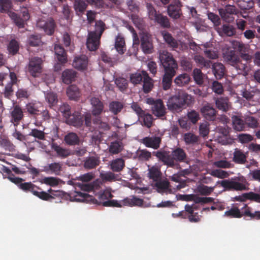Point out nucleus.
<instances>
[{
    "instance_id": "f03ea898",
    "label": "nucleus",
    "mask_w": 260,
    "mask_h": 260,
    "mask_svg": "<svg viewBox=\"0 0 260 260\" xmlns=\"http://www.w3.org/2000/svg\"><path fill=\"white\" fill-rule=\"evenodd\" d=\"M113 197L111 189L107 188L99 194V199L102 205L105 207H122L123 206H141L143 204V200L135 196L131 198H126L123 200L117 201L111 200Z\"/></svg>"
},
{
    "instance_id": "aec40b11",
    "label": "nucleus",
    "mask_w": 260,
    "mask_h": 260,
    "mask_svg": "<svg viewBox=\"0 0 260 260\" xmlns=\"http://www.w3.org/2000/svg\"><path fill=\"white\" fill-rule=\"evenodd\" d=\"M155 156L164 164L169 166L173 167L175 166V162L172 159L171 154L166 151H159L156 152Z\"/></svg>"
},
{
    "instance_id": "2eb2a0df",
    "label": "nucleus",
    "mask_w": 260,
    "mask_h": 260,
    "mask_svg": "<svg viewBox=\"0 0 260 260\" xmlns=\"http://www.w3.org/2000/svg\"><path fill=\"white\" fill-rule=\"evenodd\" d=\"M10 115L11 122L17 125L23 117L22 109L19 105H13L10 109Z\"/></svg>"
},
{
    "instance_id": "1a4fd4ad",
    "label": "nucleus",
    "mask_w": 260,
    "mask_h": 260,
    "mask_svg": "<svg viewBox=\"0 0 260 260\" xmlns=\"http://www.w3.org/2000/svg\"><path fill=\"white\" fill-rule=\"evenodd\" d=\"M146 7L150 19L154 20L162 27L169 28L170 27V24L167 16H163L161 14L157 13L152 5L150 3L146 4Z\"/></svg>"
},
{
    "instance_id": "3c124183",
    "label": "nucleus",
    "mask_w": 260,
    "mask_h": 260,
    "mask_svg": "<svg viewBox=\"0 0 260 260\" xmlns=\"http://www.w3.org/2000/svg\"><path fill=\"white\" fill-rule=\"evenodd\" d=\"M233 126L234 128L237 131H243L244 128V121L237 115H234L232 117Z\"/></svg>"
},
{
    "instance_id": "20e7f679",
    "label": "nucleus",
    "mask_w": 260,
    "mask_h": 260,
    "mask_svg": "<svg viewBox=\"0 0 260 260\" xmlns=\"http://www.w3.org/2000/svg\"><path fill=\"white\" fill-rule=\"evenodd\" d=\"M59 110L66 118L67 124L77 128L80 127L82 125L83 120L82 119L80 113L75 112L71 115V107L69 105L65 103L62 104L60 105Z\"/></svg>"
},
{
    "instance_id": "6e6d98bb",
    "label": "nucleus",
    "mask_w": 260,
    "mask_h": 260,
    "mask_svg": "<svg viewBox=\"0 0 260 260\" xmlns=\"http://www.w3.org/2000/svg\"><path fill=\"white\" fill-rule=\"evenodd\" d=\"M186 144H194L198 142L199 137L192 133H185L183 137Z\"/></svg>"
},
{
    "instance_id": "0e129e2a",
    "label": "nucleus",
    "mask_w": 260,
    "mask_h": 260,
    "mask_svg": "<svg viewBox=\"0 0 260 260\" xmlns=\"http://www.w3.org/2000/svg\"><path fill=\"white\" fill-rule=\"evenodd\" d=\"M222 30L223 32L229 37L235 35L236 33L235 28L229 24H224L222 26Z\"/></svg>"
},
{
    "instance_id": "7c9ffc66",
    "label": "nucleus",
    "mask_w": 260,
    "mask_h": 260,
    "mask_svg": "<svg viewBox=\"0 0 260 260\" xmlns=\"http://www.w3.org/2000/svg\"><path fill=\"white\" fill-rule=\"evenodd\" d=\"M233 161L238 164H245L247 161L246 153L241 150L236 148L233 153Z\"/></svg>"
},
{
    "instance_id": "8fccbe9b",
    "label": "nucleus",
    "mask_w": 260,
    "mask_h": 260,
    "mask_svg": "<svg viewBox=\"0 0 260 260\" xmlns=\"http://www.w3.org/2000/svg\"><path fill=\"white\" fill-rule=\"evenodd\" d=\"M109 108L110 111L115 115L122 110L123 104L119 101H112L110 103Z\"/></svg>"
},
{
    "instance_id": "a19ab883",
    "label": "nucleus",
    "mask_w": 260,
    "mask_h": 260,
    "mask_svg": "<svg viewBox=\"0 0 260 260\" xmlns=\"http://www.w3.org/2000/svg\"><path fill=\"white\" fill-rule=\"evenodd\" d=\"M216 107L222 111H227L230 107L229 99L227 98L221 97L215 100Z\"/></svg>"
},
{
    "instance_id": "39448f33",
    "label": "nucleus",
    "mask_w": 260,
    "mask_h": 260,
    "mask_svg": "<svg viewBox=\"0 0 260 260\" xmlns=\"http://www.w3.org/2000/svg\"><path fill=\"white\" fill-rule=\"evenodd\" d=\"M225 190H243L247 188V182L243 177L232 178L230 180H223L217 182Z\"/></svg>"
},
{
    "instance_id": "7ed1b4c3",
    "label": "nucleus",
    "mask_w": 260,
    "mask_h": 260,
    "mask_svg": "<svg viewBox=\"0 0 260 260\" xmlns=\"http://www.w3.org/2000/svg\"><path fill=\"white\" fill-rule=\"evenodd\" d=\"M193 102L194 98L191 95L182 90H178L175 95L168 99L167 106L173 112H179L185 105H189Z\"/></svg>"
},
{
    "instance_id": "e2e57ef3",
    "label": "nucleus",
    "mask_w": 260,
    "mask_h": 260,
    "mask_svg": "<svg viewBox=\"0 0 260 260\" xmlns=\"http://www.w3.org/2000/svg\"><path fill=\"white\" fill-rule=\"evenodd\" d=\"M256 213V211H253L252 209L250 207H248L246 204H244L243 207V216L249 217L251 219H255Z\"/></svg>"
},
{
    "instance_id": "6ab92c4d",
    "label": "nucleus",
    "mask_w": 260,
    "mask_h": 260,
    "mask_svg": "<svg viewBox=\"0 0 260 260\" xmlns=\"http://www.w3.org/2000/svg\"><path fill=\"white\" fill-rule=\"evenodd\" d=\"M92 106V114L94 116L100 115L104 110L103 103L96 98H92L90 100Z\"/></svg>"
},
{
    "instance_id": "37998d69",
    "label": "nucleus",
    "mask_w": 260,
    "mask_h": 260,
    "mask_svg": "<svg viewBox=\"0 0 260 260\" xmlns=\"http://www.w3.org/2000/svg\"><path fill=\"white\" fill-rule=\"evenodd\" d=\"M193 58L196 63L202 68L209 69L211 67V62L200 55H196Z\"/></svg>"
},
{
    "instance_id": "bb28decb",
    "label": "nucleus",
    "mask_w": 260,
    "mask_h": 260,
    "mask_svg": "<svg viewBox=\"0 0 260 260\" xmlns=\"http://www.w3.org/2000/svg\"><path fill=\"white\" fill-rule=\"evenodd\" d=\"M76 72L72 69H66L62 73L61 79L66 84H69L75 80Z\"/></svg>"
},
{
    "instance_id": "f257e3e1",
    "label": "nucleus",
    "mask_w": 260,
    "mask_h": 260,
    "mask_svg": "<svg viewBox=\"0 0 260 260\" xmlns=\"http://www.w3.org/2000/svg\"><path fill=\"white\" fill-rule=\"evenodd\" d=\"M94 177V174L92 172H88L77 177V180L82 182H77L74 184L76 190L71 192L69 194L71 201L84 202L90 200L92 197L87 193L82 192L78 191L77 187L84 191H90L94 189H98L100 186V181L95 180L91 183H87L93 179Z\"/></svg>"
},
{
    "instance_id": "c756f323",
    "label": "nucleus",
    "mask_w": 260,
    "mask_h": 260,
    "mask_svg": "<svg viewBox=\"0 0 260 260\" xmlns=\"http://www.w3.org/2000/svg\"><path fill=\"white\" fill-rule=\"evenodd\" d=\"M176 74V71H165V74L162 78L163 89L165 90L169 89L171 86L172 78Z\"/></svg>"
},
{
    "instance_id": "4468645a",
    "label": "nucleus",
    "mask_w": 260,
    "mask_h": 260,
    "mask_svg": "<svg viewBox=\"0 0 260 260\" xmlns=\"http://www.w3.org/2000/svg\"><path fill=\"white\" fill-rule=\"evenodd\" d=\"M101 37L95 31H89L86 41V46L90 51H95L100 45Z\"/></svg>"
},
{
    "instance_id": "423d86ee",
    "label": "nucleus",
    "mask_w": 260,
    "mask_h": 260,
    "mask_svg": "<svg viewBox=\"0 0 260 260\" xmlns=\"http://www.w3.org/2000/svg\"><path fill=\"white\" fill-rule=\"evenodd\" d=\"M223 57L229 64L235 67L237 70L246 73L247 64L241 62L240 57L236 54L235 50L225 51L223 53Z\"/></svg>"
},
{
    "instance_id": "69168bd1",
    "label": "nucleus",
    "mask_w": 260,
    "mask_h": 260,
    "mask_svg": "<svg viewBox=\"0 0 260 260\" xmlns=\"http://www.w3.org/2000/svg\"><path fill=\"white\" fill-rule=\"evenodd\" d=\"M28 135L40 140H44L45 137L44 131L39 130L37 128L31 129Z\"/></svg>"
},
{
    "instance_id": "338daca9",
    "label": "nucleus",
    "mask_w": 260,
    "mask_h": 260,
    "mask_svg": "<svg viewBox=\"0 0 260 260\" xmlns=\"http://www.w3.org/2000/svg\"><path fill=\"white\" fill-rule=\"evenodd\" d=\"M253 0H238V5L243 10H247L251 8L253 6Z\"/></svg>"
},
{
    "instance_id": "dca6fc26",
    "label": "nucleus",
    "mask_w": 260,
    "mask_h": 260,
    "mask_svg": "<svg viewBox=\"0 0 260 260\" xmlns=\"http://www.w3.org/2000/svg\"><path fill=\"white\" fill-rule=\"evenodd\" d=\"M174 4H170L168 7V14L170 17L174 19H178L181 15L180 8L181 3L179 0H174Z\"/></svg>"
},
{
    "instance_id": "4d7b16f0",
    "label": "nucleus",
    "mask_w": 260,
    "mask_h": 260,
    "mask_svg": "<svg viewBox=\"0 0 260 260\" xmlns=\"http://www.w3.org/2000/svg\"><path fill=\"white\" fill-rule=\"evenodd\" d=\"M144 72H147L142 71L141 72H137L132 74L130 76L131 82L134 84L140 83L144 79Z\"/></svg>"
},
{
    "instance_id": "49530a36",
    "label": "nucleus",
    "mask_w": 260,
    "mask_h": 260,
    "mask_svg": "<svg viewBox=\"0 0 260 260\" xmlns=\"http://www.w3.org/2000/svg\"><path fill=\"white\" fill-rule=\"evenodd\" d=\"M148 176L154 181H157L161 177V172L157 166H152L148 169Z\"/></svg>"
},
{
    "instance_id": "f3484780",
    "label": "nucleus",
    "mask_w": 260,
    "mask_h": 260,
    "mask_svg": "<svg viewBox=\"0 0 260 260\" xmlns=\"http://www.w3.org/2000/svg\"><path fill=\"white\" fill-rule=\"evenodd\" d=\"M88 63L87 57L85 55H81L76 56L73 61L72 66L79 71L86 69Z\"/></svg>"
},
{
    "instance_id": "c9c22d12",
    "label": "nucleus",
    "mask_w": 260,
    "mask_h": 260,
    "mask_svg": "<svg viewBox=\"0 0 260 260\" xmlns=\"http://www.w3.org/2000/svg\"><path fill=\"white\" fill-rule=\"evenodd\" d=\"M54 51L56 57L61 63H64L67 62V56L63 47L58 44H55Z\"/></svg>"
},
{
    "instance_id": "774afa93",
    "label": "nucleus",
    "mask_w": 260,
    "mask_h": 260,
    "mask_svg": "<svg viewBox=\"0 0 260 260\" xmlns=\"http://www.w3.org/2000/svg\"><path fill=\"white\" fill-rule=\"evenodd\" d=\"M19 48L18 42L14 39L12 40L8 46L9 52L12 54H16L18 52Z\"/></svg>"
},
{
    "instance_id": "052dcab7",
    "label": "nucleus",
    "mask_w": 260,
    "mask_h": 260,
    "mask_svg": "<svg viewBox=\"0 0 260 260\" xmlns=\"http://www.w3.org/2000/svg\"><path fill=\"white\" fill-rule=\"evenodd\" d=\"M34 195L45 201H48L52 199V194H49L46 191H42L41 188L40 189H36Z\"/></svg>"
},
{
    "instance_id": "5fc2aeb1",
    "label": "nucleus",
    "mask_w": 260,
    "mask_h": 260,
    "mask_svg": "<svg viewBox=\"0 0 260 260\" xmlns=\"http://www.w3.org/2000/svg\"><path fill=\"white\" fill-rule=\"evenodd\" d=\"M60 182V179L54 177H45L41 180L42 183L52 187L57 186Z\"/></svg>"
},
{
    "instance_id": "f8f14e48",
    "label": "nucleus",
    "mask_w": 260,
    "mask_h": 260,
    "mask_svg": "<svg viewBox=\"0 0 260 260\" xmlns=\"http://www.w3.org/2000/svg\"><path fill=\"white\" fill-rule=\"evenodd\" d=\"M37 25L38 27L43 29L47 35H51L53 33L54 22L51 17H42L38 20Z\"/></svg>"
},
{
    "instance_id": "473e14b6",
    "label": "nucleus",
    "mask_w": 260,
    "mask_h": 260,
    "mask_svg": "<svg viewBox=\"0 0 260 260\" xmlns=\"http://www.w3.org/2000/svg\"><path fill=\"white\" fill-rule=\"evenodd\" d=\"M171 156L173 161H185L187 158V155L184 150L180 148H177L172 151Z\"/></svg>"
},
{
    "instance_id": "a211bd4d",
    "label": "nucleus",
    "mask_w": 260,
    "mask_h": 260,
    "mask_svg": "<svg viewBox=\"0 0 260 260\" xmlns=\"http://www.w3.org/2000/svg\"><path fill=\"white\" fill-rule=\"evenodd\" d=\"M201 113L207 120H214L216 115V110L209 104H205L201 109Z\"/></svg>"
},
{
    "instance_id": "4c0bfd02",
    "label": "nucleus",
    "mask_w": 260,
    "mask_h": 260,
    "mask_svg": "<svg viewBox=\"0 0 260 260\" xmlns=\"http://www.w3.org/2000/svg\"><path fill=\"white\" fill-rule=\"evenodd\" d=\"M212 68L213 74L216 79H220L223 77L225 72V68L221 63H214L212 65Z\"/></svg>"
},
{
    "instance_id": "a878e982",
    "label": "nucleus",
    "mask_w": 260,
    "mask_h": 260,
    "mask_svg": "<svg viewBox=\"0 0 260 260\" xmlns=\"http://www.w3.org/2000/svg\"><path fill=\"white\" fill-rule=\"evenodd\" d=\"M114 47L119 54H123L126 51L125 40L121 34H118L115 37Z\"/></svg>"
},
{
    "instance_id": "6e6552de",
    "label": "nucleus",
    "mask_w": 260,
    "mask_h": 260,
    "mask_svg": "<svg viewBox=\"0 0 260 260\" xmlns=\"http://www.w3.org/2000/svg\"><path fill=\"white\" fill-rule=\"evenodd\" d=\"M12 7L10 0H0V11L2 13H7L9 16L19 27H23V20L18 16L17 14L10 10Z\"/></svg>"
},
{
    "instance_id": "864d4df0",
    "label": "nucleus",
    "mask_w": 260,
    "mask_h": 260,
    "mask_svg": "<svg viewBox=\"0 0 260 260\" xmlns=\"http://www.w3.org/2000/svg\"><path fill=\"white\" fill-rule=\"evenodd\" d=\"M212 166L217 168L230 169L233 167V165L226 159H220L214 161Z\"/></svg>"
},
{
    "instance_id": "c03bdc74",
    "label": "nucleus",
    "mask_w": 260,
    "mask_h": 260,
    "mask_svg": "<svg viewBox=\"0 0 260 260\" xmlns=\"http://www.w3.org/2000/svg\"><path fill=\"white\" fill-rule=\"evenodd\" d=\"M87 7V4L83 0H75L74 4V8L76 14L81 15Z\"/></svg>"
},
{
    "instance_id": "a18cd8bd",
    "label": "nucleus",
    "mask_w": 260,
    "mask_h": 260,
    "mask_svg": "<svg viewBox=\"0 0 260 260\" xmlns=\"http://www.w3.org/2000/svg\"><path fill=\"white\" fill-rule=\"evenodd\" d=\"M153 86V81L147 72H144L143 91L145 93L150 92Z\"/></svg>"
},
{
    "instance_id": "4be33fe9",
    "label": "nucleus",
    "mask_w": 260,
    "mask_h": 260,
    "mask_svg": "<svg viewBox=\"0 0 260 260\" xmlns=\"http://www.w3.org/2000/svg\"><path fill=\"white\" fill-rule=\"evenodd\" d=\"M62 167V164L61 163L54 162L44 166L43 171L48 174H54L58 175L61 171Z\"/></svg>"
},
{
    "instance_id": "ea45409f",
    "label": "nucleus",
    "mask_w": 260,
    "mask_h": 260,
    "mask_svg": "<svg viewBox=\"0 0 260 260\" xmlns=\"http://www.w3.org/2000/svg\"><path fill=\"white\" fill-rule=\"evenodd\" d=\"M190 81V76L186 73L180 74L174 79V83L179 87L187 85Z\"/></svg>"
},
{
    "instance_id": "ddd939ff",
    "label": "nucleus",
    "mask_w": 260,
    "mask_h": 260,
    "mask_svg": "<svg viewBox=\"0 0 260 260\" xmlns=\"http://www.w3.org/2000/svg\"><path fill=\"white\" fill-rule=\"evenodd\" d=\"M141 46L143 51L146 54L152 52L153 47L151 35L147 32L140 33Z\"/></svg>"
},
{
    "instance_id": "79ce46f5",
    "label": "nucleus",
    "mask_w": 260,
    "mask_h": 260,
    "mask_svg": "<svg viewBox=\"0 0 260 260\" xmlns=\"http://www.w3.org/2000/svg\"><path fill=\"white\" fill-rule=\"evenodd\" d=\"M243 207L241 211L237 207H233L224 213V216L230 218H241L243 216Z\"/></svg>"
},
{
    "instance_id": "9d476101",
    "label": "nucleus",
    "mask_w": 260,
    "mask_h": 260,
    "mask_svg": "<svg viewBox=\"0 0 260 260\" xmlns=\"http://www.w3.org/2000/svg\"><path fill=\"white\" fill-rule=\"evenodd\" d=\"M43 60L38 57H32L29 59L28 71L33 77L38 76L42 72Z\"/></svg>"
},
{
    "instance_id": "0eeeda50",
    "label": "nucleus",
    "mask_w": 260,
    "mask_h": 260,
    "mask_svg": "<svg viewBox=\"0 0 260 260\" xmlns=\"http://www.w3.org/2000/svg\"><path fill=\"white\" fill-rule=\"evenodd\" d=\"M159 60L165 71H176L178 65L172 54L166 50H162L159 53Z\"/></svg>"
},
{
    "instance_id": "bf43d9fd",
    "label": "nucleus",
    "mask_w": 260,
    "mask_h": 260,
    "mask_svg": "<svg viewBox=\"0 0 260 260\" xmlns=\"http://www.w3.org/2000/svg\"><path fill=\"white\" fill-rule=\"evenodd\" d=\"M215 187H209L205 185H200L197 187L198 191L202 195L208 196L212 192Z\"/></svg>"
},
{
    "instance_id": "c85d7f7f",
    "label": "nucleus",
    "mask_w": 260,
    "mask_h": 260,
    "mask_svg": "<svg viewBox=\"0 0 260 260\" xmlns=\"http://www.w3.org/2000/svg\"><path fill=\"white\" fill-rule=\"evenodd\" d=\"M100 157L98 155L89 156L86 158L84 162V167L86 169L95 168L100 165Z\"/></svg>"
},
{
    "instance_id": "603ef678",
    "label": "nucleus",
    "mask_w": 260,
    "mask_h": 260,
    "mask_svg": "<svg viewBox=\"0 0 260 260\" xmlns=\"http://www.w3.org/2000/svg\"><path fill=\"white\" fill-rule=\"evenodd\" d=\"M100 176L103 181L112 182L117 180V175H115L111 172H102L100 173Z\"/></svg>"
},
{
    "instance_id": "72a5a7b5",
    "label": "nucleus",
    "mask_w": 260,
    "mask_h": 260,
    "mask_svg": "<svg viewBox=\"0 0 260 260\" xmlns=\"http://www.w3.org/2000/svg\"><path fill=\"white\" fill-rule=\"evenodd\" d=\"M123 149V143L120 141H114L108 146V152L112 154H117L121 152Z\"/></svg>"
},
{
    "instance_id": "b1692460",
    "label": "nucleus",
    "mask_w": 260,
    "mask_h": 260,
    "mask_svg": "<svg viewBox=\"0 0 260 260\" xmlns=\"http://www.w3.org/2000/svg\"><path fill=\"white\" fill-rule=\"evenodd\" d=\"M161 139L159 137H145L142 139V142L147 147L157 149L159 147Z\"/></svg>"
},
{
    "instance_id": "412c9836",
    "label": "nucleus",
    "mask_w": 260,
    "mask_h": 260,
    "mask_svg": "<svg viewBox=\"0 0 260 260\" xmlns=\"http://www.w3.org/2000/svg\"><path fill=\"white\" fill-rule=\"evenodd\" d=\"M153 114L158 117H162L166 113V109L162 100H156L155 105L151 107Z\"/></svg>"
},
{
    "instance_id": "5701e85b",
    "label": "nucleus",
    "mask_w": 260,
    "mask_h": 260,
    "mask_svg": "<svg viewBox=\"0 0 260 260\" xmlns=\"http://www.w3.org/2000/svg\"><path fill=\"white\" fill-rule=\"evenodd\" d=\"M17 82V77L16 74L11 72L10 74V81L6 84L5 90L4 92V95L5 97L9 98L13 93V90L12 89V86L16 84Z\"/></svg>"
},
{
    "instance_id": "13d9d810",
    "label": "nucleus",
    "mask_w": 260,
    "mask_h": 260,
    "mask_svg": "<svg viewBox=\"0 0 260 260\" xmlns=\"http://www.w3.org/2000/svg\"><path fill=\"white\" fill-rule=\"evenodd\" d=\"M193 78L195 82L198 85H201L203 83L204 75L201 70L196 68L193 71Z\"/></svg>"
},
{
    "instance_id": "cd10ccee",
    "label": "nucleus",
    "mask_w": 260,
    "mask_h": 260,
    "mask_svg": "<svg viewBox=\"0 0 260 260\" xmlns=\"http://www.w3.org/2000/svg\"><path fill=\"white\" fill-rule=\"evenodd\" d=\"M155 182L154 187L158 192L164 193L170 192V183L167 180L159 179Z\"/></svg>"
},
{
    "instance_id": "9b49d317",
    "label": "nucleus",
    "mask_w": 260,
    "mask_h": 260,
    "mask_svg": "<svg viewBox=\"0 0 260 260\" xmlns=\"http://www.w3.org/2000/svg\"><path fill=\"white\" fill-rule=\"evenodd\" d=\"M219 14L221 18L228 22H231L234 20V17L232 15H237L239 11L235 6L231 5H227L224 8L218 9Z\"/></svg>"
},
{
    "instance_id": "09e8293b",
    "label": "nucleus",
    "mask_w": 260,
    "mask_h": 260,
    "mask_svg": "<svg viewBox=\"0 0 260 260\" xmlns=\"http://www.w3.org/2000/svg\"><path fill=\"white\" fill-rule=\"evenodd\" d=\"M19 188L25 192H30L34 194L36 189H40V188L32 183L31 182L20 183Z\"/></svg>"
},
{
    "instance_id": "de8ad7c7",
    "label": "nucleus",
    "mask_w": 260,
    "mask_h": 260,
    "mask_svg": "<svg viewBox=\"0 0 260 260\" xmlns=\"http://www.w3.org/2000/svg\"><path fill=\"white\" fill-rule=\"evenodd\" d=\"M209 173L211 176L220 179H224L228 178L230 175V172L217 169L210 170Z\"/></svg>"
},
{
    "instance_id": "680f3d73",
    "label": "nucleus",
    "mask_w": 260,
    "mask_h": 260,
    "mask_svg": "<svg viewBox=\"0 0 260 260\" xmlns=\"http://www.w3.org/2000/svg\"><path fill=\"white\" fill-rule=\"evenodd\" d=\"M45 98L50 107L54 106L57 102V95L53 92L47 93L45 94Z\"/></svg>"
},
{
    "instance_id": "f704fd0d",
    "label": "nucleus",
    "mask_w": 260,
    "mask_h": 260,
    "mask_svg": "<svg viewBox=\"0 0 260 260\" xmlns=\"http://www.w3.org/2000/svg\"><path fill=\"white\" fill-rule=\"evenodd\" d=\"M67 96L71 100L77 101L80 96V91L78 87L75 85H72L69 86L66 91Z\"/></svg>"
},
{
    "instance_id": "e433bc0d",
    "label": "nucleus",
    "mask_w": 260,
    "mask_h": 260,
    "mask_svg": "<svg viewBox=\"0 0 260 260\" xmlns=\"http://www.w3.org/2000/svg\"><path fill=\"white\" fill-rule=\"evenodd\" d=\"M64 141L68 145H77L80 144V140L78 136L75 133L71 132L64 136Z\"/></svg>"
},
{
    "instance_id": "58836bf2",
    "label": "nucleus",
    "mask_w": 260,
    "mask_h": 260,
    "mask_svg": "<svg viewBox=\"0 0 260 260\" xmlns=\"http://www.w3.org/2000/svg\"><path fill=\"white\" fill-rule=\"evenodd\" d=\"M110 169L113 172H119L121 171L124 167V161L121 158L113 159L110 162Z\"/></svg>"
},
{
    "instance_id": "393cba45",
    "label": "nucleus",
    "mask_w": 260,
    "mask_h": 260,
    "mask_svg": "<svg viewBox=\"0 0 260 260\" xmlns=\"http://www.w3.org/2000/svg\"><path fill=\"white\" fill-rule=\"evenodd\" d=\"M161 34L164 40L169 47L172 48L173 50H176L178 47L179 42L174 39L171 34L166 31H161Z\"/></svg>"
},
{
    "instance_id": "2f4dec72",
    "label": "nucleus",
    "mask_w": 260,
    "mask_h": 260,
    "mask_svg": "<svg viewBox=\"0 0 260 260\" xmlns=\"http://www.w3.org/2000/svg\"><path fill=\"white\" fill-rule=\"evenodd\" d=\"M52 149L56 152L57 156L60 158H66L71 154L70 149L63 148L56 143H52Z\"/></svg>"
}]
</instances>
